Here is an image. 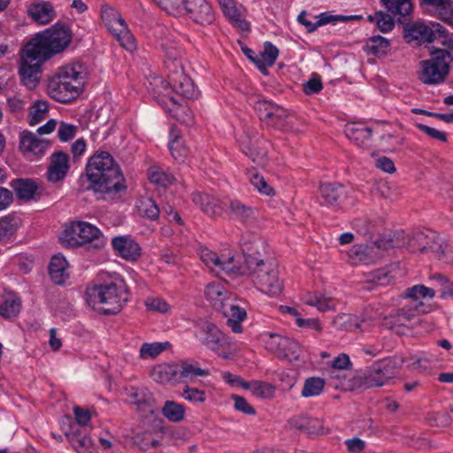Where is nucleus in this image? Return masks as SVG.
Returning <instances> with one entry per match:
<instances>
[{
	"mask_svg": "<svg viewBox=\"0 0 453 453\" xmlns=\"http://www.w3.org/2000/svg\"><path fill=\"white\" fill-rule=\"evenodd\" d=\"M86 174L96 192L118 194L126 188L119 167L109 152L93 155L88 162Z\"/></svg>",
	"mask_w": 453,
	"mask_h": 453,
	"instance_id": "f257e3e1",
	"label": "nucleus"
},
{
	"mask_svg": "<svg viewBox=\"0 0 453 453\" xmlns=\"http://www.w3.org/2000/svg\"><path fill=\"white\" fill-rule=\"evenodd\" d=\"M88 75L87 67L74 62L58 68L48 80V94L60 103H69L82 91Z\"/></svg>",
	"mask_w": 453,
	"mask_h": 453,
	"instance_id": "f03ea898",
	"label": "nucleus"
},
{
	"mask_svg": "<svg viewBox=\"0 0 453 453\" xmlns=\"http://www.w3.org/2000/svg\"><path fill=\"white\" fill-rule=\"evenodd\" d=\"M440 47H433L430 58L419 62L418 77L424 84L441 83L448 76L453 62V37L441 36Z\"/></svg>",
	"mask_w": 453,
	"mask_h": 453,
	"instance_id": "7ed1b4c3",
	"label": "nucleus"
},
{
	"mask_svg": "<svg viewBox=\"0 0 453 453\" xmlns=\"http://www.w3.org/2000/svg\"><path fill=\"white\" fill-rule=\"evenodd\" d=\"M88 303L104 314L118 313L128 300V288L125 280L114 275L110 282L88 288Z\"/></svg>",
	"mask_w": 453,
	"mask_h": 453,
	"instance_id": "20e7f679",
	"label": "nucleus"
},
{
	"mask_svg": "<svg viewBox=\"0 0 453 453\" xmlns=\"http://www.w3.org/2000/svg\"><path fill=\"white\" fill-rule=\"evenodd\" d=\"M396 359L384 358L373 363L365 372L354 376L350 384L353 388H380L388 384L397 373Z\"/></svg>",
	"mask_w": 453,
	"mask_h": 453,
	"instance_id": "39448f33",
	"label": "nucleus"
},
{
	"mask_svg": "<svg viewBox=\"0 0 453 453\" xmlns=\"http://www.w3.org/2000/svg\"><path fill=\"white\" fill-rule=\"evenodd\" d=\"M435 296L434 288H428L424 285H415L406 289L404 297L407 303L394 315L390 317L389 323L392 326H406L419 314L424 313L425 304L422 302L423 298H433Z\"/></svg>",
	"mask_w": 453,
	"mask_h": 453,
	"instance_id": "423d86ee",
	"label": "nucleus"
},
{
	"mask_svg": "<svg viewBox=\"0 0 453 453\" xmlns=\"http://www.w3.org/2000/svg\"><path fill=\"white\" fill-rule=\"evenodd\" d=\"M70 31L64 26L55 25L39 33L27 44L46 59L62 52L71 42Z\"/></svg>",
	"mask_w": 453,
	"mask_h": 453,
	"instance_id": "0eeeda50",
	"label": "nucleus"
},
{
	"mask_svg": "<svg viewBox=\"0 0 453 453\" xmlns=\"http://www.w3.org/2000/svg\"><path fill=\"white\" fill-rule=\"evenodd\" d=\"M152 89L153 96L157 103L162 105L165 111L172 115L178 121L186 125L194 122L193 112L186 104L184 99H178L172 96V89L169 84L161 78H154Z\"/></svg>",
	"mask_w": 453,
	"mask_h": 453,
	"instance_id": "6e6552de",
	"label": "nucleus"
},
{
	"mask_svg": "<svg viewBox=\"0 0 453 453\" xmlns=\"http://www.w3.org/2000/svg\"><path fill=\"white\" fill-rule=\"evenodd\" d=\"M60 239L69 247L88 245L96 250L102 249L106 242L100 229L85 221L73 222L63 231Z\"/></svg>",
	"mask_w": 453,
	"mask_h": 453,
	"instance_id": "1a4fd4ad",
	"label": "nucleus"
},
{
	"mask_svg": "<svg viewBox=\"0 0 453 453\" xmlns=\"http://www.w3.org/2000/svg\"><path fill=\"white\" fill-rule=\"evenodd\" d=\"M243 272L236 274H248L255 286L263 293L276 296L283 289V282L280 279L278 266L273 261H265L259 265L248 269L240 268Z\"/></svg>",
	"mask_w": 453,
	"mask_h": 453,
	"instance_id": "9d476101",
	"label": "nucleus"
},
{
	"mask_svg": "<svg viewBox=\"0 0 453 453\" xmlns=\"http://www.w3.org/2000/svg\"><path fill=\"white\" fill-rule=\"evenodd\" d=\"M47 60L27 43L23 47L18 73L21 83L28 89H34L38 86L42 75V65Z\"/></svg>",
	"mask_w": 453,
	"mask_h": 453,
	"instance_id": "9b49d317",
	"label": "nucleus"
},
{
	"mask_svg": "<svg viewBox=\"0 0 453 453\" xmlns=\"http://www.w3.org/2000/svg\"><path fill=\"white\" fill-rule=\"evenodd\" d=\"M254 110L259 119L268 126L280 129L297 131L292 127L295 117L290 115L286 109L271 101L264 99L257 100L254 104Z\"/></svg>",
	"mask_w": 453,
	"mask_h": 453,
	"instance_id": "f8f14e48",
	"label": "nucleus"
},
{
	"mask_svg": "<svg viewBox=\"0 0 453 453\" xmlns=\"http://www.w3.org/2000/svg\"><path fill=\"white\" fill-rule=\"evenodd\" d=\"M101 18L104 26L123 48L130 51L135 49V40L117 10L110 6H104L101 10Z\"/></svg>",
	"mask_w": 453,
	"mask_h": 453,
	"instance_id": "ddd939ff",
	"label": "nucleus"
},
{
	"mask_svg": "<svg viewBox=\"0 0 453 453\" xmlns=\"http://www.w3.org/2000/svg\"><path fill=\"white\" fill-rule=\"evenodd\" d=\"M242 247L244 255V265L239 266V268L248 269L267 261L265 258L267 254L266 242L260 235L254 233H245L242 237Z\"/></svg>",
	"mask_w": 453,
	"mask_h": 453,
	"instance_id": "4468645a",
	"label": "nucleus"
},
{
	"mask_svg": "<svg viewBox=\"0 0 453 453\" xmlns=\"http://www.w3.org/2000/svg\"><path fill=\"white\" fill-rule=\"evenodd\" d=\"M242 247L244 255V265L239 266V268L248 269L267 261L265 258L267 254L266 242L260 235L254 233H245L242 237Z\"/></svg>",
	"mask_w": 453,
	"mask_h": 453,
	"instance_id": "2eb2a0df",
	"label": "nucleus"
},
{
	"mask_svg": "<svg viewBox=\"0 0 453 453\" xmlns=\"http://www.w3.org/2000/svg\"><path fill=\"white\" fill-rule=\"evenodd\" d=\"M262 341L267 350L280 358L292 361L297 360L299 357L301 347L299 343L293 339L278 334L266 333L263 334Z\"/></svg>",
	"mask_w": 453,
	"mask_h": 453,
	"instance_id": "dca6fc26",
	"label": "nucleus"
},
{
	"mask_svg": "<svg viewBox=\"0 0 453 453\" xmlns=\"http://www.w3.org/2000/svg\"><path fill=\"white\" fill-rule=\"evenodd\" d=\"M200 259L211 271L217 274H236L243 272L239 268L234 256L228 253L217 254L214 251L203 248L200 250Z\"/></svg>",
	"mask_w": 453,
	"mask_h": 453,
	"instance_id": "f3484780",
	"label": "nucleus"
},
{
	"mask_svg": "<svg viewBox=\"0 0 453 453\" xmlns=\"http://www.w3.org/2000/svg\"><path fill=\"white\" fill-rule=\"evenodd\" d=\"M446 30L441 29L438 24L437 29L434 30L428 26L422 23H411L404 27V38L407 42H415L418 45L431 43L434 41L438 42L441 36L449 35L445 34Z\"/></svg>",
	"mask_w": 453,
	"mask_h": 453,
	"instance_id": "a211bd4d",
	"label": "nucleus"
},
{
	"mask_svg": "<svg viewBox=\"0 0 453 453\" xmlns=\"http://www.w3.org/2000/svg\"><path fill=\"white\" fill-rule=\"evenodd\" d=\"M198 326L199 332L196 336L208 349L218 352L229 347L228 338L215 324L210 321H202Z\"/></svg>",
	"mask_w": 453,
	"mask_h": 453,
	"instance_id": "6ab92c4d",
	"label": "nucleus"
},
{
	"mask_svg": "<svg viewBox=\"0 0 453 453\" xmlns=\"http://www.w3.org/2000/svg\"><path fill=\"white\" fill-rule=\"evenodd\" d=\"M202 26L211 25L215 20V13L206 0H186L183 4V14Z\"/></svg>",
	"mask_w": 453,
	"mask_h": 453,
	"instance_id": "aec40b11",
	"label": "nucleus"
},
{
	"mask_svg": "<svg viewBox=\"0 0 453 453\" xmlns=\"http://www.w3.org/2000/svg\"><path fill=\"white\" fill-rule=\"evenodd\" d=\"M441 237L437 233L418 232L410 240L409 245L412 252L427 253L431 252L434 257L441 249Z\"/></svg>",
	"mask_w": 453,
	"mask_h": 453,
	"instance_id": "412c9836",
	"label": "nucleus"
},
{
	"mask_svg": "<svg viewBox=\"0 0 453 453\" xmlns=\"http://www.w3.org/2000/svg\"><path fill=\"white\" fill-rule=\"evenodd\" d=\"M169 81H165L172 89V96L178 99H192L197 96L198 91L190 78L186 76L182 71L176 72L169 76Z\"/></svg>",
	"mask_w": 453,
	"mask_h": 453,
	"instance_id": "4be33fe9",
	"label": "nucleus"
},
{
	"mask_svg": "<svg viewBox=\"0 0 453 453\" xmlns=\"http://www.w3.org/2000/svg\"><path fill=\"white\" fill-rule=\"evenodd\" d=\"M225 17L236 27L242 31L250 29L249 23L245 20V8L236 0H218Z\"/></svg>",
	"mask_w": 453,
	"mask_h": 453,
	"instance_id": "5701e85b",
	"label": "nucleus"
},
{
	"mask_svg": "<svg viewBox=\"0 0 453 453\" xmlns=\"http://www.w3.org/2000/svg\"><path fill=\"white\" fill-rule=\"evenodd\" d=\"M70 169L69 157L62 151L54 152L50 158L47 170L49 181L56 183L63 180Z\"/></svg>",
	"mask_w": 453,
	"mask_h": 453,
	"instance_id": "b1692460",
	"label": "nucleus"
},
{
	"mask_svg": "<svg viewBox=\"0 0 453 453\" xmlns=\"http://www.w3.org/2000/svg\"><path fill=\"white\" fill-rule=\"evenodd\" d=\"M240 142L242 152L250 157L253 162L260 165L265 164L268 146L266 141L262 139L252 141L249 137H244Z\"/></svg>",
	"mask_w": 453,
	"mask_h": 453,
	"instance_id": "393cba45",
	"label": "nucleus"
},
{
	"mask_svg": "<svg viewBox=\"0 0 453 453\" xmlns=\"http://www.w3.org/2000/svg\"><path fill=\"white\" fill-rule=\"evenodd\" d=\"M111 244L118 255L126 260L135 261L141 256L140 245L128 236L114 237Z\"/></svg>",
	"mask_w": 453,
	"mask_h": 453,
	"instance_id": "a878e982",
	"label": "nucleus"
},
{
	"mask_svg": "<svg viewBox=\"0 0 453 453\" xmlns=\"http://www.w3.org/2000/svg\"><path fill=\"white\" fill-rule=\"evenodd\" d=\"M372 129L362 123H349L345 126L344 133L346 136L360 147L368 146Z\"/></svg>",
	"mask_w": 453,
	"mask_h": 453,
	"instance_id": "bb28decb",
	"label": "nucleus"
},
{
	"mask_svg": "<svg viewBox=\"0 0 453 453\" xmlns=\"http://www.w3.org/2000/svg\"><path fill=\"white\" fill-rule=\"evenodd\" d=\"M204 295L213 306L220 310L227 306L231 296L220 282L209 283L204 290Z\"/></svg>",
	"mask_w": 453,
	"mask_h": 453,
	"instance_id": "cd10ccee",
	"label": "nucleus"
},
{
	"mask_svg": "<svg viewBox=\"0 0 453 453\" xmlns=\"http://www.w3.org/2000/svg\"><path fill=\"white\" fill-rule=\"evenodd\" d=\"M222 312L227 318V326L234 333L239 334L242 332V322L246 319V311L229 300L227 306L222 308Z\"/></svg>",
	"mask_w": 453,
	"mask_h": 453,
	"instance_id": "c85d7f7f",
	"label": "nucleus"
},
{
	"mask_svg": "<svg viewBox=\"0 0 453 453\" xmlns=\"http://www.w3.org/2000/svg\"><path fill=\"white\" fill-rule=\"evenodd\" d=\"M50 146L48 141L38 138L36 134L30 132H24L20 138V149L26 153L42 155Z\"/></svg>",
	"mask_w": 453,
	"mask_h": 453,
	"instance_id": "c756f323",
	"label": "nucleus"
},
{
	"mask_svg": "<svg viewBox=\"0 0 453 453\" xmlns=\"http://www.w3.org/2000/svg\"><path fill=\"white\" fill-rule=\"evenodd\" d=\"M194 203L211 217H218L222 213V206L219 199L209 195L196 193L193 195Z\"/></svg>",
	"mask_w": 453,
	"mask_h": 453,
	"instance_id": "7c9ffc66",
	"label": "nucleus"
},
{
	"mask_svg": "<svg viewBox=\"0 0 453 453\" xmlns=\"http://www.w3.org/2000/svg\"><path fill=\"white\" fill-rule=\"evenodd\" d=\"M278 55V49L270 42H266L264 45V50L258 55H255L252 61L262 73L267 74V67L274 65Z\"/></svg>",
	"mask_w": 453,
	"mask_h": 453,
	"instance_id": "2f4dec72",
	"label": "nucleus"
},
{
	"mask_svg": "<svg viewBox=\"0 0 453 453\" xmlns=\"http://www.w3.org/2000/svg\"><path fill=\"white\" fill-rule=\"evenodd\" d=\"M228 212L232 219L243 224H248L256 219L255 209L236 199L229 202Z\"/></svg>",
	"mask_w": 453,
	"mask_h": 453,
	"instance_id": "473e14b6",
	"label": "nucleus"
},
{
	"mask_svg": "<svg viewBox=\"0 0 453 453\" xmlns=\"http://www.w3.org/2000/svg\"><path fill=\"white\" fill-rule=\"evenodd\" d=\"M319 192L325 203L330 206H339L345 197L344 188L337 183H323Z\"/></svg>",
	"mask_w": 453,
	"mask_h": 453,
	"instance_id": "72a5a7b5",
	"label": "nucleus"
},
{
	"mask_svg": "<svg viewBox=\"0 0 453 453\" xmlns=\"http://www.w3.org/2000/svg\"><path fill=\"white\" fill-rule=\"evenodd\" d=\"M289 425L309 435L319 434L323 429L321 420L303 415L292 418L289 420Z\"/></svg>",
	"mask_w": 453,
	"mask_h": 453,
	"instance_id": "f704fd0d",
	"label": "nucleus"
},
{
	"mask_svg": "<svg viewBox=\"0 0 453 453\" xmlns=\"http://www.w3.org/2000/svg\"><path fill=\"white\" fill-rule=\"evenodd\" d=\"M68 263L65 257L55 255L50 263L49 273L56 284H62L68 277Z\"/></svg>",
	"mask_w": 453,
	"mask_h": 453,
	"instance_id": "c9c22d12",
	"label": "nucleus"
},
{
	"mask_svg": "<svg viewBox=\"0 0 453 453\" xmlns=\"http://www.w3.org/2000/svg\"><path fill=\"white\" fill-rule=\"evenodd\" d=\"M28 13L39 24L50 23L55 17V11L49 3H40L30 6Z\"/></svg>",
	"mask_w": 453,
	"mask_h": 453,
	"instance_id": "e433bc0d",
	"label": "nucleus"
},
{
	"mask_svg": "<svg viewBox=\"0 0 453 453\" xmlns=\"http://www.w3.org/2000/svg\"><path fill=\"white\" fill-rule=\"evenodd\" d=\"M128 397L130 403L136 405L142 411L153 407L152 394L147 388H131Z\"/></svg>",
	"mask_w": 453,
	"mask_h": 453,
	"instance_id": "4c0bfd02",
	"label": "nucleus"
},
{
	"mask_svg": "<svg viewBox=\"0 0 453 453\" xmlns=\"http://www.w3.org/2000/svg\"><path fill=\"white\" fill-rule=\"evenodd\" d=\"M169 150L173 158L183 162L188 155V149L184 144L179 132L172 127L170 132Z\"/></svg>",
	"mask_w": 453,
	"mask_h": 453,
	"instance_id": "58836bf2",
	"label": "nucleus"
},
{
	"mask_svg": "<svg viewBox=\"0 0 453 453\" xmlns=\"http://www.w3.org/2000/svg\"><path fill=\"white\" fill-rule=\"evenodd\" d=\"M372 247L366 244H357L348 252L349 261L352 265H357L359 263L369 264L373 260L372 256Z\"/></svg>",
	"mask_w": 453,
	"mask_h": 453,
	"instance_id": "ea45409f",
	"label": "nucleus"
},
{
	"mask_svg": "<svg viewBox=\"0 0 453 453\" xmlns=\"http://www.w3.org/2000/svg\"><path fill=\"white\" fill-rule=\"evenodd\" d=\"M179 374L176 365L171 364L158 365L152 370V378L159 383H168L175 380Z\"/></svg>",
	"mask_w": 453,
	"mask_h": 453,
	"instance_id": "a19ab883",
	"label": "nucleus"
},
{
	"mask_svg": "<svg viewBox=\"0 0 453 453\" xmlns=\"http://www.w3.org/2000/svg\"><path fill=\"white\" fill-rule=\"evenodd\" d=\"M388 12L399 17H405L412 12L411 0H380Z\"/></svg>",
	"mask_w": 453,
	"mask_h": 453,
	"instance_id": "79ce46f5",
	"label": "nucleus"
},
{
	"mask_svg": "<svg viewBox=\"0 0 453 453\" xmlns=\"http://www.w3.org/2000/svg\"><path fill=\"white\" fill-rule=\"evenodd\" d=\"M180 377L188 383H192L198 377H205L210 374L209 370L202 369L187 361L180 363V369L179 371Z\"/></svg>",
	"mask_w": 453,
	"mask_h": 453,
	"instance_id": "37998d69",
	"label": "nucleus"
},
{
	"mask_svg": "<svg viewBox=\"0 0 453 453\" xmlns=\"http://www.w3.org/2000/svg\"><path fill=\"white\" fill-rule=\"evenodd\" d=\"M20 300L14 294H7L0 303V315L4 318L15 317L20 311Z\"/></svg>",
	"mask_w": 453,
	"mask_h": 453,
	"instance_id": "c03bdc74",
	"label": "nucleus"
},
{
	"mask_svg": "<svg viewBox=\"0 0 453 453\" xmlns=\"http://www.w3.org/2000/svg\"><path fill=\"white\" fill-rule=\"evenodd\" d=\"M149 180L159 186L167 187L174 183L175 177L169 173L165 172L161 167L153 165L148 169Z\"/></svg>",
	"mask_w": 453,
	"mask_h": 453,
	"instance_id": "a18cd8bd",
	"label": "nucleus"
},
{
	"mask_svg": "<svg viewBox=\"0 0 453 453\" xmlns=\"http://www.w3.org/2000/svg\"><path fill=\"white\" fill-rule=\"evenodd\" d=\"M140 215L156 220L160 213V210L156 202L150 197H141L136 204Z\"/></svg>",
	"mask_w": 453,
	"mask_h": 453,
	"instance_id": "49530a36",
	"label": "nucleus"
},
{
	"mask_svg": "<svg viewBox=\"0 0 453 453\" xmlns=\"http://www.w3.org/2000/svg\"><path fill=\"white\" fill-rule=\"evenodd\" d=\"M49 113V104L46 101L38 100L35 102L30 109L28 115V123L30 126H35L44 120Z\"/></svg>",
	"mask_w": 453,
	"mask_h": 453,
	"instance_id": "de8ad7c7",
	"label": "nucleus"
},
{
	"mask_svg": "<svg viewBox=\"0 0 453 453\" xmlns=\"http://www.w3.org/2000/svg\"><path fill=\"white\" fill-rule=\"evenodd\" d=\"M162 414L171 422H180L185 417V407L174 401H166L162 408Z\"/></svg>",
	"mask_w": 453,
	"mask_h": 453,
	"instance_id": "09e8293b",
	"label": "nucleus"
},
{
	"mask_svg": "<svg viewBox=\"0 0 453 453\" xmlns=\"http://www.w3.org/2000/svg\"><path fill=\"white\" fill-rule=\"evenodd\" d=\"M246 389L250 390L255 397L261 399L272 398L274 395V387L260 380L249 381Z\"/></svg>",
	"mask_w": 453,
	"mask_h": 453,
	"instance_id": "8fccbe9b",
	"label": "nucleus"
},
{
	"mask_svg": "<svg viewBox=\"0 0 453 453\" xmlns=\"http://www.w3.org/2000/svg\"><path fill=\"white\" fill-rule=\"evenodd\" d=\"M16 195L19 199L31 200L37 190V186L31 180H19L13 186Z\"/></svg>",
	"mask_w": 453,
	"mask_h": 453,
	"instance_id": "3c124183",
	"label": "nucleus"
},
{
	"mask_svg": "<svg viewBox=\"0 0 453 453\" xmlns=\"http://www.w3.org/2000/svg\"><path fill=\"white\" fill-rule=\"evenodd\" d=\"M325 388V380L319 377H310L304 380L301 392L303 397L319 395Z\"/></svg>",
	"mask_w": 453,
	"mask_h": 453,
	"instance_id": "603ef678",
	"label": "nucleus"
},
{
	"mask_svg": "<svg viewBox=\"0 0 453 453\" xmlns=\"http://www.w3.org/2000/svg\"><path fill=\"white\" fill-rule=\"evenodd\" d=\"M249 178L251 185L262 195H274V189L273 188V187L265 180L264 176H262L258 173L250 171L249 173Z\"/></svg>",
	"mask_w": 453,
	"mask_h": 453,
	"instance_id": "864d4df0",
	"label": "nucleus"
},
{
	"mask_svg": "<svg viewBox=\"0 0 453 453\" xmlns=\"http://www.w3.org/2000/svg\"><path fill=\"white\" fill-rule=\"evenodd\" d=\"M305 303L310 306L317 307V309L320 311H326L335 308L334 300L321 295H314L309 296L305 300Z\"/></svg>",
	"mask_w": 453,
	"mask_h": 453,
	"instance_id": "5fc2aeb1",
	"label": "nucleus"
},
{
	"mask_svg": "<svg viewBox=\"0 0 453 453\" xmlns=\"http://www.w3.org/2000/svg\"><path fill=\"white\" fill-rule=\"evenodd\" d=\"M430 280L434 283V286L439 287L441 298L453 296V283L444 275L439 273L434 274L430 277Z\"/></svg>",
	"mask_w": 453,
	"mask_h": 453,
	"instance_id": "6e6d98bb",
	"label": "nucleus"
},
{
	"mask_svg": "<svg viewBox=\"0 0 453 453\" xmlns=\"http://www.w3.org/2000/svg\"><path fill=\"white\" fill-rule=\"evenodd\" d=\"M337 319L342 321L344 329L349 331H354L357 329L365 331L368 329L367 326H365V319H360L354 316L343 314L339 316Z\"/></svg>",
	"mask_w": 453,
	"mask_h": 453,
	"instance_id": "4d7b16f0",
	"label": "nucleus"
},
{
	"mask_svg": "<svg viewBox=\"0 0 453 453\" xmlns=\"http://www.w3.org/2000/svg\"><path fill=\"white\" fill-rule=\"evenodd\" d=\"M166 12L173 15L183 14V4L186 0H155Z\"/></svg>",
	"mask_w": 453,
	"mask_h": 453,
	"instance_id": "13d9d810",
	"label": "nucleus"
},
{
	"mask_svg": "<svg viewBox=\"0 0 453 453\" xmlns=\"http://www.w3.org/2000/svg\"><path fill=\"white\" fill-rule=\"evenodd\" d=\"M367 47L371 53L380 55L386 52L389 47V42L380 35H376L370 39Z\"/></svg>",
	"mask_w": 453,
	"mask_h": 453,
	"instance_id": "bf43d9fd",
	"label": "nucleus"
},
{
	"mask_svg": "<svg viewBox=\"0 0 453 453\" xmlns=\"http://www.w3.org/2000/svg\"><path fill=\"white\" fill-rule=\"evenodd\" d=\"M165 345L160 342L143 343L140 349L142 358L156 357L165 350Z\"/></svg>",
	"mask_w": 453,
	"mask_h": 453,
	"instance_id": "052dcab7",
	"label": "nucleus"
},
{
	"mask_svg": "<svg viewBox=\"0 0 453 453\" xmlns=\"http://www.w3.org/2000/svg\"><path fill=\"white\" fill-rule=\"evenodd\" d=\"M435 258L445 263L453 264V241L446 242L441 239V249L438 250Z\"/></svg>",
	"mask_w": 453,
	"mask_h": 453,
	"instance_id": "680f3d73",
	"label": "nucleus"
},
{
	"mask_svg": "<svg viewBox=\"0 0 453 453\" xmlns=\"http://www.w3.org/2000/svg\"><path fill=\"white\" fill-rule=\"evenodd\" d=\"M182 395L186 400L193 403H203L206 399V395L203 390L188 386L185 387Z\"/></svg>",
	"mask_w": 453,
	"mask_h": 453,
	"instance_id": "e2e57ef3",
	"label": "nucleus"
},
{
	"mask_svg": "<svg viewBox=\"0 0 453 453\" xmlns=\"http://www.w3.org/2000/svg\"><path fill=\"white\" fill-rule=\"evenodd\" d=\"M376 26L380 32L388 33L394 28L395 21L389 14L382 12H378Z\"/></svg>",
	"mask_w": 453,
	"mask_h": 453,
	"instance_id": "0e129e2a",
	"label": "nucleus"
},
{
	"mask_svg": "<svg viewBox=\"0 0 453 453\" xmlns=\"http://www.w3.org/2000/svg\"><path fill=\"white\" fill-rule=\"evenodd\" d=\"M145 305L148 310L166 313L170 311V305L161 298L150 297L146 300Z\"/></svg>",
	"mask_w": 453,
	"mask_h": 453,
	"instance_id": "69168bd1",
	"label": "nucleus"
},
{
	"mask_svg": "<svg viewBox=\"0 0 453 453\" xmlns=\"http://www.w3.org/2000/svg\"><path fill=\"white\" fill-rule=\"evenodd\" d=\"M76 132V126L61 122L58 129V137L62 142H67L75 136Z\"/></svg>",
	"mask_w": 453,
	"mask_h": 453,
	"instance_id": "338daca9",
	"label": "nucleus"
},
{
	"mask_svg": "<svg viewBox=\"0 0 453 453\" xmlns=\"http://www.w3.org/2000/svg\"><path fill=\"white\" fill-rule=\"evenodd\" d=\"M70 440L73 447L78 453H88V450L93 445V441L89 436H83L81 438L72 437Z\"/></svg>",
	"mask_w": 453,
	"mask_h": 453,
	"instance_id": "774afa93",
	"label": "nucleus"
}]
</instances>
